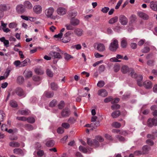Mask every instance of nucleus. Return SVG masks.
Instances as JSON below:
<instances>
[{
  "label": "nucleus",
  "mask_w": 157,
  "mask_h": 157,
  "mask_svg": "<svg viewBox=\"0 0 157 157\" xmlns=\"http://www.w3.org/2000/svg\"><path fill=\"white\" fill-rule=\"evenodd\" d=\"M118 42L117 40H114L112 42L109 46V50L113 52H115L118 48Z\"/></svg>",
  "instance_id": "obj_1"
},
{
  "label": "nucleus",
  "mask_w": 157,
  "mask_h": 157,
  "mask_svg": "<svg viewBox=\"0 0 157 157\" xmlns=\"http://www.w3.org/2000/svg\"><path fill=\"white\" fill-rule=\"evenodd\" d=\"M147 125L149 127H152L153 125H157V118L154 117L153 118H149L147 121Z\"/></svg>",
  "instance_id": "obj_2"
},
{
  "label": "nucleus",
  "mask_w": 157,
  "mask_h": 157,
  "mask_svg": "<svg viewBox=\"0 0 157 157\" xmlns=\"http://www.w3.org/2000/svg\"><path fill=\"white\" fill-rule=\"evenodd\" d=\"M87 143L89 145L95 147L99 146V142L96 140H91L90 138L87 139Z\"/></svg>",
  "instance_id": "obj_3"
},
{
  "label": "nucleus",
  "mask_w": 157,
  "mask_h": 157,
  "mask_svg": "<svg viewBox=\"0 0 157 157\" xmlns=\"http://www.w3.org/2000/svg\"><path fill=\"white\" fill-rule=\"evenodd\" d=\"M15 92L19 97H24L25 96V92L21 87H18L16 88L15 90Z\"/></svg>",
  "instance_id": "obj_4"
},
{
  "label": "nucleus",
  "mask_w": 157,
  "mask_h": 157,
  "mask_svg": "<svg viewBox=\"0 0 157 157\" xmlns=\"http://www.w3.org/2000/svg\"><path fill=\"white\" fill-rule=\"evenodd\" d=\"M97 46L96 49L100 52H102L105 49V46L104 44L101 43H95L94 45V48Z\"/></svg>",
  "instance_id": "obj_5"
},
{
  "label": "nucleus",
  "mask_w": 157,
  "mask_h": 157,
  "mask_svg": "<svg viewBox=\"0 0 157 157\" xmlns=\"http://www.w3.org/2000/svg\"><path fill=\"white\" fill-rule=\"evenodd\" d=\"M71 111L68 108H65L63 109L61 113V115L63 117H68L70 114Z\"/></svg>",
  "instance_id": "obj_6"
},
{
  "label": "nucleus",
  "mask_w": 157,
  "mask_h": 157,
  "mask_svg": "<svg viewBox=\"0 0 157 157\" xmlns=\"http://www.w3.org/2000/svg\"><path fill=\"white\" fill-rule=\"evenodd\" d=\"M119 21L123 25H126L128 22L127 18L124 15H121L120 16Z\"/></svg>",
  "instance_id": "obj_7"
},
{
  "label": "nucleus",
  "mask_w": 157,
  "mask_h": 157,
  "mask_svg": "<svg viewBox=\"0 0 157 157\" xmlns=\"http://www.w3.org/2000/svg\"><path fill=\"white\" fill-rule=\"evenodd\" d=\"M49 55L52 57H54V58L60 59L62 58L59 53L56 52H50L49 53Z\"/></svg>",
  "instance_id": "obj_8"
},
{
  "label": "nucleus",
  "mask_w": 157,
  "mask_h": 157,
  "mask_svg": "<svg viewBox=\"0 0 157 157\" xmlns=\"http://www.w3.org/2000/svg\"><path fill=\"white\" fill-rule=\"evenodd\" d=\"M16 10L18 13H24L25 11L24 7L21 4L18 5L16 7Z\"/></svg>",
  "instance_id": "obj_9"
},
{
  "label": "nucleus",
  "mask_w": 157,
  "mask_h": 157,
  "mask_svg": "<svg viewBox=\"0 0 157 157\" xmlns=\"http://www.w3.org/2000/svg\"><path fill=\"white\" fill-rule=\"evenodd\" d=\"M54 10V9L52 7L46 9L45 11L46 15L48 17H50L52 15Z\"/></svg>",
  "instance_id": "obj_10"
},
{
  "label": "nucleus",
  "mask_w": 157,
  "mask_h": 157,
  "mask_svg": "<svg viewBox=\"0 0 157 157\" xmlns=\"http://www.w3.org/2000/svg\"><path fill=\"white\" fill-rule=\"evenodd\" d=\"M147 89L151 88L152 87V83L151 82L149 81H146L144 82L143 86Z\"/></svg>",
  "instance_id": "obj_11"
},
{
  "label": "nucleus",
  "mask_w": 157,
  "mask_h": 157,
  "mask_svg": "<svg viewBox=\"0 0 157 157\" xmlns=\"http://www.w3.org/2000/svg\"><path fill=\"white\" fill-rule=\"evenodd\" d=\"M66 10L63 7H59L57 10V12L58 14L63 15L66 13Z\"/></svg>",
  "instance_id": "obj_12"
},
{
  "label": "nucleus",
  "mask_w": 157,
  "mask_h": 157,
  "mask_svg": "<svg viewBox=\"0 0 157 157\" xmlns=\"http://www.w3.org/2000/svg\"><path fill=\"white\" fill-rule=\"evenodd\" d=\"M150 149L151 147H150L147 145H145L143 146L142 147V152L143 155L147 154Z\"/></svg>",
  "instance_id": "obj_13"
},
{
  "label": "nucleus",
  "mask_w": 157,
  "mask_h": 157,
  "mask_svg": "<svg viewBox=\"0 0 157 157\" xmlns=\"http://www.w3.org/2000/svg\"><path fill=\"white\" fill-rule=\"evenodd\" d=\"M14 153L23 156L24 153L22 150L20 148H15L13 150Z\"/></svg>",
  "instance_id": "obj_14"
},
{
  "label": "nucleus",
  "mask_w": 157,
  "mask_h": 157,
  "mask_svg": "<svg viewBox=\"0 0 157 157\" xmlns=\"http://www.w3.org/2000/svg\"><path fill=\"white\" fill-rule=\"evenodd\" d=\"M98 94L102 97H105L107 95L108 93L105 90L101 89L98 91Z\"/></svg>",
  "instance_id": "obj_15"
},
{
  "label": "nucleus",
  "mask_w": 157,
  "mask_h": 157,
  "mask_svg": "<svg viewBox=\"0 0 157 157\" xmlns=\"http://www.w3.org/2000/svg\"><path fill=\"white\" fill-rule=\"evenodd\" d=\"M136 78L137 83L138 85L140 86H143V76L142 75H139Z\"/></svg>",
  "instance_id": "obj_16"
},
{
  "label": "nucleus",
  "mask_w": 157,
  "mask_h": 157,
  "mask_svg": "<svg viewBox=\"0 0 157 157\" xmlns=\"http://www.w3.org/2000/svg\"><path fill=\"white\" fill-rule=\"evenodd\" d=\"M129 68L126 65L123 66L121 68L122 72L124 74H126L127 72H130L131 68Z\"/></svg>",
  "instance_id": "obj_17"
},
{
  "label": "nucleus",
  "mask_w": 157,
  "mask_h": 157,
  "mask_svg": "<svg viewBox=\"0 0 157 157\" xmlns=\"http://www.w3.org/2000/svg\"><path fill=\"white\" fill-rule=\"evenodd\" d=\"M137 14L140 17L144 20H147L148 18V16L146 13L142 12H138Z\"/></svg>",
  "instance_id": "obj_18"
},
{
  "label": "nucleus",
  "mask_w": 157,
  "mask_h": 157,
  "mask_svg": "<svg viewBox=\"0 0 157 157\" xmlns=\"http://www.w3.org/2000/svg\"><path fill=\"white\" fill-rule=\"evenodd\" d=\"M150 7L153 10L157 12V3L156 2H151L150 4Z\"/></svg>",
  "instance_id": "obj_19"
},
{
  "label": "nucleus",
  "mask_w": 157,
  "mask_h": 157,
  "mask_svg": "<svg viewBox=\"0 0 157 157\" xmlns=\"http://www.w3.org/2000/svg\"><path fill=\"white\" fill-rule=\"evenodd\" d=\"M79 20L77 19H75L74 17H72L70 20V23L71 25L74 26L77 25L79 24Z\"/></svg>",
  "instance_id": "obj_20"
},
{
  "label": "nucleus",
  "mask_w": 157,
  "mask_h": 157,
  "mask_svg": "<svg viewBox=\"0 0 157 157\" xmlns=\"http://www.w3.org/2000/svg\"><path fill=\"white\" fill-rule=\"evenodd\" d=\"M34 11L37 14H39L42 11V8L40 5H36L33 7Z\"/></svg>",
  "instance_id": "obj_21"
},
{
  "label": "nucleus",
  "mask_w": 157,
  "mask_h": 157,
  "mask_svg": "<svg viewBox=\"0 0 157 157\" xmlns=\"http://www.w3.org/2000/svg\"><path fill=\"white\" fill-rule=\"evenodd\" d=\"M24 5L25 8L28 9H31L33 7L32 3L29 1H25L24 3Z\"/></svg>",
  "instance_id": "obj_22"
},
{
  "label": "nucleus",
  "mask_w": 157,
  "mask_h": 157,
  "mask_svg": "<svg viewBox=\"0 0 157 157\" xmlns=\"http://www.w3.org/2000/svg\"><path fill=\"white\" fill-rule=\"evenodd\" d=\"M74 33L78 36H81L82 34L83 30L81 29L77 28L74 30Z\"/></svg>",
  "instance_id": "obj_23"
},
{
  "label": "nucleus",
  "mask_w": 157,
  "mask_h": 157,
  "mask_svg": "<svg viewBox=\"0 0 157 157\" xmlns=\"http://www.w3.org/2000/svg\"><path fill=\"white\" fill-rule=\"evenodd\" d=\"M9 145L10 146L14 147H19L20 146V144L17 142L12 141L10 143Z\"/></svg>",
  "instance_id": "obj_24"
},
{
  "label": "nucleus",
  "mask_w": 157,
  "mask_h": 157,
  "mask_svg": "<svg viewBox=\"0 0 157 157\" xmlns=\"http://www.w3.org/2000/svg\"><path fill=\"white\" fill-rule=\"evenodd\" d=\"M44 94L48 98H51L53 97L54 93L53 91H46L45 92Z\"/></svg>",
  "instance_id": "obj_25"
},
{
  "label": "nucleus",
  "mask_w": 157,
  "mask_h": 157,
  "mask_svg": "<svg viewBox=\"0 0 157 157\" xmlns=\"http://www.w3.org/2000/svg\"><path fill=\"white\" fill-rule=\"evenodd\" d=\"M120 114V112L119 110L113 112L111 114V116L113 118H116L118 117Z\"/></svg>",
  "instance_id": "obj_26"
},
{
  "label": "nucleus",
  "mask_w": 157,
  "mask_h": 157,
  "mask_svg": "<svg viewBox=\"0 0 157 157\" xmlns=\"http://www.w3.org/2000/svg\"><path fill=\"white\" fill-rule=\"evenodd\" d=\"M10 9L9 7H7L5 5H1L0 6V11L1 12H2L4 11H6Z\"/></svg>",
  "instance_id": "obj_27"
},
{
  "label": "nucleus",
  "mask_w": 157,
  "mask_h": 157,
  "mask_svg": "<svg viewBox=\"0 0 157 157\" xmlns=\"http://www.w3.org/2000/svg\"><path fill=\"white\" fill-rule=\"evenodd\" d=\"M118 17L115 16L110 19L109 21V23L110 24H113L117 22L118 20Z\"/></svg>",
  "instance_id": "obj_28"
},
{
  "label": "nucleus",
  "mask_w": 157,
  "mask_h": 157,
  "mask_svg": "<svg viewBox=\"0 0 157 157\" xmlns=\"http://www.w3.org/2000/svg\"><path fill=\"white\" fill-rule=\"evenodd\" d=\"M131 71L130 75L131 77L133 78H136L138 76V75L135 72L133 68H131Z\"/></svg>",
  "instance_id": "obj_29"
},
{
  "label": "nucleus",
  "mask_w": 157,
  "mask_h": 157,
  "mask_svg": "<svg viewBox=\"0 0 157 157\" xmlns=\"http://www.w3.org/2000/svg\"><path fill=\"white\" fill-rule=\"evenodd\" d=\"M24 81V77L21 76H19L17 78V82L21 84L23 83Z\"/></svg>",
  "instance_id": "obj_30"
},
{
  "label": "nucleus",
  "mask_w": 157,
  "mask_h": 157,
  "mask_svg": "<svg viewBox=\"0 0 157 157\" xmlns=\"http://www.w3.org/2000/svg\"><path fill=\"white\" fill-rule=\"evenodd\" d=\"M30 60L29 58L26 59L23 61L21 62V65L20 66L25 67L26 66L28 63L29 62Z\"/></svg>",
  "instance_id": "obj_31"
},
{
  "label": "nucleus",
  "mask_w": 157,
  "mask_h": 157,
  "mask_svg": "<svg viewBox=\"0 0 157 157\" xmlns=\"http://www.w3.org/2000/svg\"><path fill=\"white\" fill-rule=\"evenodd\" d=\"M25 129L28 131H31L33 129V127L31 124H25Z\"/></svg>",
  "instance_id": "obj_32"
},
{
  "label": "nucleus",
  "mask_w": 157,
  "mask_h": 157,
  "mask_svg": "<svg viewBox=\"0 0 157 157\" xmlns=\"http://www.w3.org/2000/svg\"><path fill=\"white\" fill-rule=\"evenodd\" d=\"M64 55V58L66 60H68L71 58H73V57L70 55L63 52V54Z\"/></svg>",
  "instance_id": "obj_33"
},
{
  "label": "nucleus",
  "mask_w": 157,
  "mask_h": 157,
  "mask_svg": "<svg viewBox=\"0 0 157 157\" xmlns=\"http://www.w3.org/2000/svg\"><path fill=\"white\" fill-rule=\"evenodd\" d=\"M50 86L51 89L53 90H56L58 89V86L55 82H52Z\"/></svg>",
  "instance_id": "obj_34"
},
{
  "label": "nucleus",
  "mask_w": 157,
  "mask_h": 157,
  "mask_svg": "<svg viewBox=\"0 0 157 157\" xmlns=\"http://www.w3.org/2000/svg\"><path fill=\"white\" fill-rule=\"evenodd\" d=\"M54 144V141L53 140H50L48 141L46 144L47 146L49 147H52Z\"/></svg>",
  "instance_id": "obj_35"
},
{
  "label": "nucleus",
  "mask_w": 157,
  "mask_h": 157,
  "mask_svg": "<svg viewBox=\"0 0 157 157\" xmlns=\"http://www.w3.org/2000/svg\"><path fill=\"white\" fill-rule=\"evenodd\" d=\"M130 21L132 23L135 22L136 20V15L134 14L132 15L130 17Z\"/></svg>",
  "instance_id": "obj_36"
},
{
  "label": "nucleus",
  "mask_w": 157,
  "mask_h": 157,
  "mask_svg": "<svg viewBox=\"0 0 157 157\" xmlns=\"http://www.w3.org/2000/svg\"><path fill=\"white\" fill-rule=\"evenodd\" d=\"M10 105L12 107L16 108L17 106L18 105L17 102L14 101H11L10 102Z\"/></svg>",
  "instance_id": "obj_37"
},
{
  "label": "nucleus",
  "mask_w": 157,
  "mask_h": 157,
  "mask_svg": "<svg viewBox=\"0 0 157 157\" xmlns=\"http://www.w3.org/2000/svg\"><path fill=\"white\" fill-rule=\"evenodd\" d=\"M35 71L36 74L40 75H42L44 73V71L40 68H37L35 69Z\"/></svg>",
  "instance_id": "obj_38"
},
{
  "label": "nucleus",
  "mask_w": 157,
  "mask_h": 157,
  "mask_svg": "<svg viewBox=\"0 0 157 157\" xmlns=\"http://www.w3.org/2000/svg\"><path fill=\"white\" fill-rule=\"evenodd\" d=\"M19 112L22 115H26L29 113L28 110H21L19 111Z\"/></svg>",
  "instance_id": "obj_39"
},
{
  "label": "nucleus",
  "mask_w": 157,
  "mask_h": 157,
  "mask_svg": "<svg viewBox=\"0 0 157 157\" xmlns=\"http://www.w3.org/2000/svg\"><path fill=\"white\" fill-rule=\"evenodd\" d=\"M70 40L71 38L70 37H67L64 36L62 39V41L63 43H67Z\"/></svg>",
  "instance_id": "obj_40"
},
{
  "label": "nucleus",
  "mask_w": 157,
  "mask_h": 157,
  "mask_svg": "<svg viewBox=\"0 0 157 157\" xmlns=\"http://www.w3.org/2000/svg\"><path fill=\"white\" fill-rule=\"evenodd\" d=\"M105 69V67L104 65H102L99 66L98 71L99 73H101L104 72Z\"/></svg>",
  "instance_id": "obj_41"
},
{
  "label": "nucleus",
  "mask_w": 157,
  "mask_h": 157,
  "mask_svg": "<svg viewBox=\"0 0 157 157\" xmlns=\"http://www.w3.org/2000/svg\"><path fill=\"white\" fill-rule=\"evenodd\" d=\"M112 125L113 127L118 128H120L121 126V124L120 123L117 122H114L112 124Z\"/></svg>",
  "instance_id": "obj_42"
},
{
  "label": "nucleus",
  "mask_w": 157,
  "mask_h": 157,
  "mask_svg": "<svg viewBox=\"0 0 157 157\" xmlns=\"http://www.w3.org/2000/svg\"><path fill=\"white\" fill-rule=\"evenodd\" d=\"M5 116V114L4 111L2 110H0V121H2L3 120V119Z\"/></svg>",
  "instance_id": "obj_43"
},
{
  "label": "nucleus",
  "mask_w": 157,
  "mask_h": 157,
  "mask_svg": "<svg viewBox=\"0 0 157 157\" xmlns=\"http://www.w3.org/2000/svg\"><path fill=\"white\" fill-rule=\"evenodd\" d=\"M121 44L122 48H125L127 45V42L124 39L122 40L121 41Z\"/></svg>",
  "instance_id": "obj_44"
},
{
  "label": "nucleus",
  "mask_w": 157,
  "mask_h": 157,
  "mask_svg": "<svg viewBox=\"0 0 157 157\" xmlns=\"http://www.w3.org/2000/svg\"><path fill=\"white\" fill-rule=\"evenodd\" d=\"M46 73L47 75L50 77H52L53 76V73L49 69H48L46 70Z\"/></svg>",
  "instance_id": "obj_45"
},
{
  "label": "nucleus",
  "mask_w": 157,
  "mask_h": 157,
  "mask_svg": "<svg viewBox=\"0 0 157 157\" xmlns=\"http://www.w3.org/2000/svg\"><path fill=\"white\" fill-rule=\"evenodd\" d=\"M76 121V120L74 117H70L68 119V122L71 124H73Z\"/></svg>",
  "instance_id": "obj_46"
},
{
  "label": "nucleus",
  "mask_w": 157,
  "mask_h": 157,
  "mask_svg": "<svg viewBox=\"0 0 157 157\" xmlns=\"http://www.w3.org/2000/svg\"><path fill=\"white\" fill-rule=\"evenodd\" d=\"M104 85V82L102 80H100L98 82L97 84V86L99 87H102Z\"/></svg>",
  "instance_id": "obj_47"
},
{
  "label": "nucleus",
  "mask_w": 157,
  "mask_h": 157,
  "mask_svg": "<svg viewBox=\"0 0 157 157\" xmlns=\"http://www.w3.org/2000/svg\"><path fill=\"white\" fill-rule=\"evenodd\" d=\"M79 149L80 151L84 153H86L87 152V149L82 146H80L79 147Z\"/></svg>",
  "instance_id": "obj_48"
},
{
  "label": "nucleus",
  "mask_w": 157,
  "mask_h": 157,
  "mask_svg": "<svg viewBox=\"0 0 157 157\" xmlns=\"http://www.w3.org/2000/svg\"><path fill=\"white\" fill-rule=\"evenodd\" d=\"M14 65L16 67H22V66H20L21 65V62L19 60H16L14 62Z\"/></svg>",
  "instance_id": "obj_49"
},
{
  "label": "nucleus",
  "mask_w": 157,
  "mask_h": 157,
  "mask_svg": "<svg viewBox=\"0 0 157 157\" xmlns=\"http://www.w3.org/2000/svg\"><path fill=\"white\" fill-rule=\"evenodd\" d=\"M62 126L63 128L65 129H68L70 127V125L69 124L67 123H63L62 124Z\"/></svg>",
  "instance_id": "obj_50"
},
{
  "label": "nucleus",
  "mask_w": 157,
  "mask_h": 157,
  "mask_svg": "<svg viewBox=\"0 0 157 157\" xmlns=\"http://www.w3.org/2000/svg\"><path fill=\"white\" fill-rule=\"evenodd\" d=\"M27 119L28 122L30 123H33L35 121L34 118L32 117H29Z\"/></svg>",
  "instance_id": "obj_51"
},
{
  "label": "nucleus",
  "mask_w": 157,
  "mask_h": 157,
  "mask_svg": "<svg viewBox=\"0 0 157 157\" xmlns=\"http://www.w3.org/2000/svg\"><path fill=\"white\" fill-rule=\"evenodd\" d=\"M57 101L56 100H53L51 101L49 104V106L51 107H53L56 104Z\"/></svg>",
  "instance_id": "obj_52"
},
{
  "label": "nucleus",
  "mask_w": 157,
  "mask_h": 157,
  "mask_svg": "<svg viewBox=\"0 0 157 157\" xmlns=\"http://www.w3.org/2000/svg\"><path fill=\"white\" fill-rule=\"evenodd\" d=\"M134 155L135 156H139L141 155H143V152L141 151L137 150L134 152Z\"/></svg>",
  "instance_id": "obj_53"
},
{
  "label": "nucleus",
  "mask_w": 157,
  "mask_h": 157,
  "mask_svg": "<svg viewBox=\"0 0 157 157\" xmlns=\"http://www.w3.org/2000/svg\"><path fill=\"white\" fill-rule=\"evenodd\" d=\"M120 105L117 104H115L112 105L111 108L112 109H119L120 108Z\"/></svg>",
  "instance_id": "obj_54"
},
{
  "label": "nucleus",
  "mask_w": 157,
  "mask_h": 157,
  "mask_svg": "<svg viewBox=\"0 0 157 157\" xmlns=\"http://www.w3.org/2000/svg\"><path fill=\"white\" fill-rule=\"evenodd\" d=\"M150 50L149 47H144L142 50V51L143 53H146L149 52Z\"/></svg>",
  "instance_id": "obj_55"
},
{
  "label": "nucleus",
  "mask_w": 157,
  "mask_h": 157,
  "mask_svg": "<svg viewBox=\"0 0 157 157\" xmlns=\"http://www.w3.org/2000/svg\"><path fill=\"white\" fill-rule=\"evenodd\" d=\"M64 106V103L63 101H61L58 105V108L60 109H62Z\"/></svg>",
  "instance_id": "obj_56"
},
{
  "label": "nucleus",
  "mask_w": 157,
  "mask_h": 157,
  "mask_svg": "<svg viewBox=\"0 0 157 157\" xmlns=\"http://www.w3.org/2000/svg\"><path fill=\"white\" fill-rule=\"evenodd\" d=\"M112 99H113L112 97L111 96H110V97H109L105 98V99H104V102L105 103H108L110 101H111Z\"/></svg>",
  "instance_id": "obj_57"
},
{
  "label": "nucleus",
  "mask_w": 157,
  "mask_h": 157,
  "mask_svg": "<svg viewBox=\"0 0 157 157\" xmlns=\"http://www.w3.org/2000/svg\"><path fill=\"white\" fill-rule=\"evenodd\" d=\"M64 131V129L62 127H59L57 130V132L59 134H62Z\"/></svg>",
  "instance_id": "obj_58"
},
{
  "label": "nucleus",
  "mask_w": 157,
  "mask_h": 157,
  "mask_svg": "<svg viewBox=\"0 0 157 157\" xmlns=\"http://www.w3.org/2000/svg\"><path fill=\"white\" fill-rule=\"evenodd\" d=\"M17 26V24L14 22L11 23L9 25V27L11 29L16 27Z\"/></svg>",
  "instance_id": "obj_59"
},
{
  "label": "nucleus",
  "mask_w": 157,
  "mask_h": 157,
  "mask_svg": "<svg viewBox=\"0 0 157 157\" xmlns=\"http://www.w3.org/2000/svg\"><path fill=\"white\" fill-rule=\"evenodd\" d=\"M146 143L150 146H153L154 143L153 141L151 139H148L146 140Z\"/></svg>",
  "instance_id": "obj_60"
},
{
  "label": "nucleus",
  "mask_w": 157,
  "mask_h": 157,
  "mask_svg": "<svg viewBox=\"0 0 157 157\" xmlns=\"http://www.w3.org/2000/svg\"><path fill=\"white\" fill-rule=\"evenodd\" d=\"M17 119L19 121H27V118L25 117H17Z\"/></svg>",
  "instance_id": "obj_61"
},
{
  "label": "nucleus",
  "mask_w": 157,
  "mask_h": 157,
  "mask_svg": "<svg viewBox=\"0 0 157 157\" xmlns=\"http://www.w3.org/2000/svg\"><path fill=\"white\" fill-rule=\"evenodd\" d=\"M32 75V72L31 71H28L25 74V76L27 78H29L31 77Z\"/></svg>",
  "instance_id": "obj_62"
},
{
  "label": "nucleus",
  "mask_w": 157,
  "mask_h": 157,
  "mask_svg": "<svg viewBox=\"0 0 157 157\" xmlns=\"http://www.w3.org/2000/svg\"><path fill=\"white\" fill-rule=\"evenodd\" d=\"M33 79L35 81H39L41 80L40 77L37 75L34 76L33 77Z\"/></svg>",
  "instance_id": "obj_63"
},
{
  "label": "nucleus",
  "mask_w": 157,
  "mask_h": 157,
  "mask_svg": "<svg viewBox=\"0 0 157 157\" xmlns=\"http://www.w3.org/2000/svg\"><path fill=\"white\" fill-rule=\"evenodd\" d=\"M77 15V12L76 11H74L72 12H71L69 13V15L72 17H74L75 16H76Z\"/></svg>",
  "instance_id": "obj_64"
}]
</instances>
